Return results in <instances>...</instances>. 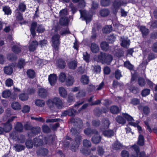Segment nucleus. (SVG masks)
Segmentation results:
<instances>
[{"label":"nucleus","instance_id":"f257e3e1","mask_svg":"<svg viewBox=\"0 0 157 157\" xmlns=\"http://www.w3.org/2000/svg\"><path fill=\"white\" fill-rule=\"evenodd\" d=\"M48 106L50 108L55 105L58 108L62 107L63 104L61 100L59 98H55L52 99L48 100L47 102Z\"/></svg>","mask_w":157,"mask_h":157},{"label":"nucleus","instance_id":"f03ea898","mask_svg":"<svg viewBox=\"0 0 157 157\" xmlns=\"http://www.w3.org/2000/svg\"><path fill=\"white\" fill-rule=\"evenodd\" d=\"M109 121L108 120H105L102 124V128L101 130L103 132L104 135L107 137H110L114 135V132L112 130H105L109 127L110 124Z\"/></svg>","mask_w":157,"mask_h":157},{"label":"nucleus","instance_id":"7ed1b4c3","mask_svg":"<svg viewBox=\"0 0 157 157\" xmlns=\"http://www.w3.org/2000/svg\"><path fill=\"white\" fill-rule=\"evenodd\" d=\"M123 116L129 121V124L134 127H137L139 132L140 133H141V127L138 125L139 123L138 121H137L136 123L134 122H133L134 120L133 118L127 114H123Z\"/></svg>","mask_w":157,"mask_h":157},{"label":"nucleus","instance_id":"20e7f679","mask_svg":"<svg viewBox=\"0 0 157 157\" xmlns=\"http://www.w3.org/2000/svg\"><path fill=\"white\" fill-rule=\"evenodd\" d=\"M98 59L103 63H105L109 64L112 61V58L110 55H106L104 53H101L100 55L98 57Z\"/></svg>","mask_w":157,"mask_h":157},{"label":"nucleus","instance_id":"39448f33","mask_svg":"<svg viewBox=\"0 0 157 157\" xmlns=\"http://www.w3.org/2000/svg\"><path fill=\"white\" fill-rule=\"evenodd\" d=\"M60 16L61 17L60 22L63 25H67L68 23V19L66 16L67 14V9H64L61 10L60 12Z\"/></svg>","mask_w":157,"mask_h":157},{"label":"nucleus","instance_id":"423d86ee","mask_svg":"<svg viewBox=\"0 0 157 157\" xmlns=\"http://www.w3.org/2000/svg\"><path fill=\"white\" fill-rule=\"evenodd\" d=\"M59 35L57 34L53 35L52 37V41L53 46L55 48L57 47L59 44Z\"/></svg>","mask_w":157,"mask_h":157},{"label":"nucleus","instance_id":"0eeeda50","mask_svg":"<svg viewBox=\"0 0 157 157\" xmlns=\"http://www.w3.org/2000/svg\"><path fill=\"white\" fill-rule=\"evenodd\" d=\"M15 117H11L10 119L8 120V122L4 124L3 127L4 132H7L10 130L12 128V126L10 123V122L12 121Z\"/></svg>","mask_w":157,"mask_h":157},{"label":"nucleus","instance_id":"6e6552de","mask_svg":"<svg viewBox=\"0 0 157 157\" xmlns=\"http://www.w3.org/2000/svg\"><path fill=\"white\" fill-rule=\"evenodd\" d=\"M57 76L56 74H52L48 76L49 82L51 85H53L56 82Z\"/></svg>","mask_w":157,"mask_h":157},{"label":"nucleus","instance_id":"1a4fd4ad","mask_svg":"<svg viewBox=\"0 0 157 157\" xmlns=\"http://www.w3.org/2000/svg\"><path fill=\"white\" fill-rule=\"evenodd\" d=\"M38 94L39 96L42 98L45 97L47 95V90L41 87L39 88L38 91Z\"/></svg>","mask_w":157,"mask_h":157},{"label":"nucleus","instance_id":"9d476101","mask_svg":"<svg viewBox=\"0 0 157 157\" xmlns=\"http://www.w3.org/2000/svg\"><path fill=\"white\" fill-rule=\"evenodd\" d=\"M121 44L123 47L127 48L129 45L130 40L127 38L121 37Z\"/></svg>","mask_w":157,"mask_h":157},{"label":"nucleus","instance_id":"9b49d317","mask_svg":"<svg viewBox=\"0 0 157 157\" xmlns=\"http://www.w3.org/2000/svg\"><path fill=\"white\" fill-rule=\"evenodd\" d=\"M38 44V42L36 41H33L29 44V49L30 51H34L36 49Z\"/></svg>","mask_w":157,"mask_h":157},{"label":"nucleus","instance_id":"f8f14e48","mask_svg":"<svg viewBox=\"0 0 157 157\" xmlns=\"http://www.w3.org/2000/svg\"><path fill=\"white\" fill-rule=\"evenodd\" d=\"M59 93L61 96L64 98L67 96V92L66 89L63 87H60L59 88Z\"/></svg>","mask_w":157,"mask_h":157},{"label":"nucleus","instance_id":"ddd939ff","mask_svg":"<svg viewBox=\"0 0 157 157\" xmlns=\"http://www.w3.org/2000/svg\"><path fill=\"white\" fill-rule=\"evenodd\" d=\"M91 50L93 53H96L98 52L99 49V47L96 44L93 43L91 44Z\"/></svg>","mask_w":157,"mask_h":157},{"label":"nucleus","instance_id":"4468645a","mask_svg":"<svg viewBox=\"0 0 157 157\" xmlns=\"http://www.w3.org/2000/svg\"><path fill=\"white\" fill-rule=\"evenodd\" d=\"M13 67H14V66L12 65L6 67L4 69L5 73L8 75L11 74L13 72Z\"/></svg>","mask_w":157,"mask_h":157},{"label":"nucleus","instance_id":"2eb2a0df","mask_svg":"<svg viewBox=\"0 0 157 157\" xmlns=\"http://www.w3.org/2000/svg\"><path fill=\"white\" fill-rule=\"evenodd\" d=\"M81 139V137L78 136V137L75 139V141L77 143V144L75 146H72L71 147V150L74 151H75L77 149H78V144L80 142V140Z\"/></svg>","mask_w":157,"mask_h":157},{"label":"nucleus","instance_id":"dca6fc26","mask_svg":"<svg viewBox=\"0 0 157 157\" xmlns=\"http://www.w3.org/2000/svg\"><path fill=\"white\" fill-rule=\"evenodd\" d=\"M12 108L16 110H19L21 109V106L20 104L17 102H13L11 104Z\"/></svg>","mask_w":157,"mask_h":157},{"label":"nucleus","instance_id":"f3484780","mask_svg":"<svg viewBox=\"0 0 157 157\" xmlns=\"http://www.w3.org/2000/svg\"><path fill=\"white\" fill-rule=\"evenodd\" d=\"M74 78L71 76H69L66 81V85L67 86H71L72 85L74 82Z\"/></svg>","mask_w":157,"mask_h":157},{"label":"nucleus","instance_id":"a211bd4d","mask_svg":"<svg viewBox=\"0 0 157 157\" xmlns=\"http://www.w3.org/2000/svg\"><path fill=\"white\" fill-rule=\"evenodd\" d=\"M101 137L97 133L92 138V141L95 144H98L100 141Z\"/></svg>","mask_w":157,"mask_h":157},{"label":"nucleus","instance_id":"6ab92c4d","mask_svg":"<svg viewBox=\"0 0 157 157\" xmlns=\"http://www.w3.org/2000/svg\"><path fill=\"white\" fill-rule=\"evenodd\" d=\"M37 26V23L36 22H33L32 23L30 28L31 33L33 36H34L35 34V29Z\"/></svg>","mask_w":157,"mask_h":157},{"label":"nucleus","instance_id":"aec40b11","mask_svg":"<svg viewBox=\"0 0 157 157\" xmlns=\"http://www.w3.org/2000/svg\"><path fill=\"white\" fill-rule=\"evenodd\" d=\"M134 151H135L134 155H132L131 157H138L139 153V149L138 147L136 145L132 146Z\"/></svg>","mask_w":157,"mask_h":157},{"label":"nucleus","instance_id":"412c9836","mask_svg":"<svg viewBox=\"0 0 157 157\" xmlns=\"http://www.w3.org/2000/svg\"><path fill=\"white\" fill-rule=\"evenodd\" d=\"M81 81L84 84H88L89 82L88 77L85 75L82 76L81 78Z\"/></svg>","mask_w":157,"mask_h":157},{"label":"nucleus","instance_id":"4be33fe9","mask_svg":"<svg viewBox=\"0 0 157 157\" xmlns=\"http://www.w3.org/2000/svg\"><path fill=\"white\" fill-rule=\"evenodd\" d=\"M11 95V92L9 90H6L3 91L2 93V95L3 98H7Z\"/></svg>","mask_w":157,"mask_h":157},{"label":"nucleus","instance_id":"5701e85b","mask_svg":"<svg viewBox=\"0 0 157 157\" xmlns=\"http://www.w3.org/2000/svg\"><path fill=\"white\" fill-rule=\"evenodd\" d=\"M111 112L113 114H116L118 113L119 112V109L116 106H112L110 108Z\"/></svg>","mask_w":157,"mask_h":157},{"label":"nucleus","instance_id":"b1692460","mask_svg":"<svg viewBox=\"0 0 157 157\" xmlns=\"http://www.w3.org/2000/svg\"><path fill=\"white\" fill-rule=\"evenodd\" d=\"M116 120L118 123L121 124H124L125 123V119L121 116H118L116 118Z\"/></svg>","mask_w":157,"mask_h":157},{"label":"nucleus","instance_id":"393cba45","mask_svg":"<svg viewBox=\"0 0 157 157\" xmlns=\"http://www.w3.org/2000/svg\"><path fill=\"white\" fill-rule=\"evenodd\" d=\"M101 49L104 51H106L109 49V46L106 42H103L101 43Z\"/></svg>","mask_w":157,"mask_h":157},{"label":"nucleus","instance_id":"a878e982","mask_svg":"<svg viewBox=\"0 0 157 157\" xmlns=\"http://www.w3.org/2000/svg\"><path fill=\"white\" fill-rule=\"evenodd\" d=\"M66 78V75L63 72L61 73L59 76V79L60 81L62 82H64Z\"/></svg>","mask_w":157,"mask_h":157},{"label":"nucleus","instance_id":"bb28decb","mask_svg":"<svg viewBox=\"0 0 157 157\" xmlns=\"http://www.w3.org/2000/svg\"><path fill=\"white\" fill-rule=\"evenodd\" d=\"M69 67L71 69H75L77 67V62L74 60L70 62L69 64Z\"/></svg>","mask_w":157,"mask_h":157},{"label":"nucleus","instance_id":"cd10ccee","mask_svg":"<svg viewBox=\"0 0 157 157\" xmlns=\"http://www.w3.org/2000/svg\"><path fill=\"white\" fill-rule=\"evenodd\" d=\"M19 99L22 101H25L27 100L29 98L28 95L27 94H21L19 95Z\"/></svg>","mask_w":157,"mask_h":157},{"label":"nucleus","instance_id":"c85d7f7f","mask_svg":"<svg viewBox=\"0 0 157 157\" xmlns=\"http://www.w3.org/2000/svg\"><path fill=\"white\" fill-rule=\"evenodd\" d=\"M35 104L38 106L42 107L44 106V102L43 100L37 99L35 101Z\"/></svg>","mask_w":157,"mask_h":157},{"label":"nucleus","instance_id":"c756f323","mask_svg":"<svg viewBox=\"0 0 157 157\" xmlns=\"http://www.w3.org/2000/svg\"><path fill=\"white\" fill-rule=\"evenodd\" d=\"M112 30V26L111 25L106 26L103 29V32L107 33L110 32Z\"/></svg>","mask_w":157,"mask_h":157},{"label":"nucleus","instance_id":"7c9ffc66","mask_svg":"<svg viewBox=\"0 0 157 157\" xmlns=\"http://www.w3.org/2000/svg\"><path fill=\"white\" fill-rule=\"evenodd\" d=\"M140 29L144 36L148 34V30L145 27L141 26L140 27Z\"/></svg>","mask_w":157,"mask_h":157},{"label":"nucleus","instance_id":"2f4dec72","mask_svg":"<svg viewBox=\"0 0 157 157\" xmlns=\"http://www.w3.org/2000/svg\"><path fill=\"white\" fill-rule=\"evenodd\" d=\"M144 140L143 136L140 135L138 138V144L142 146L144 144Z\"/></svg>","mask_w":157,"mask_h":157},{"label":"nucleus","instance_id":"473e14b6","mask_svg":"<svg viewBox=\"0 0 157 157\" xmlns=\"http://www.w3.org/2000/svg\"><path fill=\"white\" fill-rule=\"evenodd\" d=\"M25 63L24 60L23 59H20L17 67L19 68H21L25 65Z\"/></svg>","mask_w":157,"mask_h":157},{"label":"nucleus","instance_id":"72a5a7b5","mask_svg":"<svg viewBox=\"0 0 157 157\" xmlns=\"http://www.w3.org/2000/svg\"><path fill=\"white\" fill-rule=\"evenodd\" d=\"M109 12L108 10H102L100 12L101 15L102 17L107 16L109 14Z\"/></svg>","mask_w":157,"mask_h":157},{"label":"nucleus","instance_id":"f704fd0d","mask_svg":"<svg viewBox=\"0 0 157 157\" xmlns=\"http://www.w3.org/2000/svg\"><path fill=\"white\" fill-rule=\"evenodd\" d=\"M124 66L126 67L128 69H129L130 70H131L133 68V66L128 61H127L124 63Z\"/></svg>","mask_w":157,"mask_h":157},{"label":"nucleus","instance_id":"c9c22d12","mask_svg":"<svg viewBox=\"0 0 157 157\" xmlns=\"http://www.w3.org/2000/svg\"><path fill=\"white\" fill-rule=\"evenodd\" d=\"M27 74L30 78H33L35 76V72L32 70H29L27 71Z\"/></svg>","mask_w":157,"mask_h":157},{"label":"nucleus","instance_id":"e433bc0d","mask_svg":"<svg viewBox=\"0 0 157 157\" xmlns=\"http://www.w3.org/2000/svg\"><path fill=\"white\" fill-rule=\"evenodd\" d=\"M15 129L17 131L21 132L23 129L22 124L20 123H17L15 127Z\"/></svg>","mask_w":157,"mask_h":157},{"label":"nucleus","instance_id":"4c0bfd02","mask_svg":"<svg viewBox=\"0 0 157 157\" xmlns=\"http://www.w3.org/2000/svg\"><path fill=\"white\" fill-rule=\"evenodd\" d=\"M14 148L17 151H19L24 150L25 147L21 145H16L14 146Z\"/></svg>","mask_w":157,"mask_h":157},{"label":"nucleus","instance_id":"58836bf2","mask_svg":"<svg viewBox=\"0 0 157 157\" xmlns=\"http://www.w3.org/2000/svg\"><path fill=\"white\" fill-rule=\"evenodd\" d=\"M3 10L5 14L7 15L10 14L11 13V10H10V8L7 6L3 7Z\"/></svg>","mask_w":157,"mask_h":157},{"label":"nucleus","instance_id":"ea45409f","mask_svg":"<svg viewBox=\"0 0 157 157\" xmlns=\"http://www.w3.org/2000/svg\"><path fill=\"white\" fill-rule=\"evenodd\" d=\"M79 11L80 13L81 17H84V18L85 20L87 23L88 22H89L91 20V17H85L83 12H82V11H81V10H79Z\"/></svg>","mask_w":157,"mask_h":157},{"label":"nucleus","instance_id":"a19ab883","mask_svg":"<svg viewBox=\"0 0 157 157\" xmlns=\"http://www.w3.org/2000/svg\"><path fill=\"white\" fill-rule=\"evenodd\" d=\"M58 66L61 68H63L65 66V62L63 60H60L58 62Z\"/></svg>","mask_w":157,"mask_h":157},{"label":"nucleus","instance_id":"79ce46f5","mask_svg":"<svg viewBox=\"0 0 157 157\" xmlns=\"http://www.w3.org/2000/svg\"><path fill=\"white\" fill-rule=\"evenodd\" d=\"M90 58V55L86 52L83 53V59L86 62H88Z\"/></svg>","mask_w":157,"mask_h":157},{"label":"nucleus","instance_id":"37998d69","mask_svg":"<svg viewBox=\"0 0 157 157\" xmlns=\"http://www.w3.org/2000/svg\"><path fill=\"white\" fill-rule=\"evenodd\" d=\"M113 147L117 149L121 148L122 147V145L119 142H117L115 143L113 145Z\"/></svg>","mask_w":157,"mask_h":157},{"label":"nucleus","instance_id":"c03bdc74","mask_svg":"<svg viewBox=\"0 0 157 157\" xmlns=\"http://www.w3.org/2000/svg\"><path fill=\"white\" fill-rule=\"evenodd\" d=\"M13 84L12 80L11 79H7L6 82V86L9 87L13 85Z\"/></svg>","mask_w":157,"mask_h":157},{"label":"nucleus","instance_id":"a18cd8bd","mask_svg":"<svg viewBox=\"0 0 157 157\" xmlns=\"http://www.w3.org/2000/svg\"><path fill=\"white\" fill-rule=\"evenodd\" d=\"M150 92V90L148 89H146L144 90L142 92V94L143 96H146L148 95Z\"/></svg>","mask_w":157,"mask_h":157},{"label":"nucleus","instance_id":"49530a36","mask_svg":"<svg viewBox=\"0 0 157 157\" xmlns=\"http://www.w3.org/2000/svg\"><path fill=\"white\" fill-rule=\"evenodd\" d=\"M7 58L10 60H13L16 59L17 57L13 54H9L7 56Z\"/></svg>","mask_w":157,"mask_h":157},{"label":"nucleus","instance_id":"de8ad7c7","mask_svg":"<svg viewBox=\"0 0 157 157\" xmlns=\"http://www.w3.org/2000/svg\"><path fill=\"white\" fill-rule=\"evenodd\" d=\"M94 70L96 73H99L101 71V67L99 66H96L94 67Z\"/></svg>","mask_w":157,"mask_h":157},{"label":"nucleus","instance_id":"09e8293b","mask_svg":"<svg viewBox=\"0 0 157 157\" xmlns=\"http://www.w3.org/2000/svg\"><path fill=\"white\" fill-rule=\"evenodd\" d=\"M109 0H101V4L103 6H108L109 4Z\"/></svg>","mask_w":157,"mask_h":157},{"label":"nucleus","instance_id":"8fccbe9b","mask_svg":"<svg viewBox=\"0 0 157 157\" xmlns=\"http://www.w3.org/2000/svg\"><path fill=\"white\" fill-rule=\"evenodd\" d=\"M13 51L16 53H18L20 51V49L18 46H15L13 48Z\"/></svg>","mask_w":157,"mask_h":157},{"label":"nucleus","instance_id":"3c124183","mask_svg":"<svg viewBox=\"0 0 157 157\" xmlns=\"http://www.w3.org/2000/svg\"><path fill=\"white\" fill-rule=\"evenodd\" d=\"M19 10L21 12H24L25 9V6L23 3H21L19 5Z\"/></svg>","mask_w":157,"mask_h":157},{"label":"nucleus","instance_id":"603ef678","mask_svg":"<svg viewBox=\"0 0 157 157\" xmlns=\"http://www.w3.org/2000/svg\"><path fill=\"white\" fill-rule=\"evenodd\" d=\"M83 144L84 146L89 147L90 146V143L88 140H85L83 141Z\"/></svg>","mask_w":157,"mask_h":157},{"label":"nucleus","instance_id":"864d4df0","mask_svg":"<svg viewBox=\"0 0 157 157\" xmlns=\"http://www.w3.org/2000/svg\"><path fill=\"white\" fill-rule=\"evenodd\" d=\"M26 145L28 148H31L33 146V144L31 141H28L25 143Z\"/></svg>","mask_w":157,"mask_h":157},{"label":"nucleus","instance_id":"5fc2aeb1","mask_svg":"<svg viewBox=\"0 0 157 157\" xmlns=\"http://www.w3.org/2000/svg\"><path fill=\"white\" fill-rule=\"evenodd\" d=\"M115 75L116 78L118 79L120 78L121 77V72L119 70H117L115 73Z\"/></svg>","mask_w":157,"mask_h":157},{"label":"nucleus","instance_id":"6e6d98bb","mask_svg":"<svg viewBox=\"0 0 157 157\" xmlns=\"http://www.w3.org/2000/svg\"><path fill=\"white\" fill-rule=\"evenodd\" d=\"M68 112L67 113V115L71 116L73 115L75 113V109H72L67 110Z\"/></svg>","mask_w":157,"mask_h":157},{"label":"nucleus","instance_id":"4d7b16f0","mask_svg":"<svg viewBox=\"0 0 157 157\" xmlns=\"http://www.w3.org/2000/svg\"><path fill=\"white\" fill-rule=\"evenodd\" d=\"M139 101L138 99L133 98L131 101V103L134 105H136L139 103Z\"/></svg>","mask_w":157,"mask_h":157},{"label":"nucleus","instance_id":"13d9d810","mask_svg":"<svg viewBox=\"0 0 157 157\" xmlns=\"http://www.w3.org/2000/svg\"><path fill=\"white\" fill-rule=\"evenodd\" d=\"M138 83L139 85L141 86H144L145 84V81L143 78H140L138 80Z\"/></svg>","mask_w":157,"mask_h":157},{"label":"nucleus","instance_id":"bf43d9fd","mask_svg":"<svg viewBox=\"0 0 157 157\" xmlns=\"http://www.w3.org/2000/svg\"><path fill=\"white\" fill-rule=\"evenodd\" d=\"M30 108L28 105H25L23 107L22 111L24 113H27L29 111Z\"/></svg>","mask_w":157,"mask_h":157},{"label":"nucleus","instance_id":"052dcab7","mask_svg":"<svg viewBox=\"0 0 157 157\" xmlns=\"http://www.w3.org/2000/svg\"><path fill=\"white\" fill-rule=\"evenodd\" d=\"M121 155L122 157H129L128 153L126 151H122L121 153Z\"/></svg>","mask_w":157,"mask_h":157},{"label":"nucleus","instance_id":"680f3d73","mask_svg":"<svg viewBox=\"0 0 157 157\" xmlns=\"http://www.w3.org/2000/svg\"><path fill=\"white\" fill-rule=\"evenodd\" d=\"M44 30V29L42 25H39L37 29V31L38 33H42L43 32Z\"/></svg>","mask_w":157,"mask_h":157},{"label":"nucleus","instance_id":"e2e57ef3","mask_svg":"<svg viewBox=\"0 0 157 157\" xmlns=\"http://www.w3.org/2000/svg\"><path fill=\"white\" fill-rule=\"evenodd\" d=\"M43 130L44 132L47 133L49 131V128L48 126L44 125L43 126Z\"/></svg>","mask_w":157,"mask_h":157},{"label":"nucleus","instance_id":"0e129e2a","mask_svg":"<svg viewBox=\"0 0 157 157\" xmlns=\"http://www.w3.org/2000/svg\"><path fill=\"white\" fill-rule=\"evenodd\" d=\"M104 71L105 74H108L110 72V69L108 67H105L104 68Z\"/></svg>","mask_w":157,"mask_h":157},{"label":"nucleus","instance_id":"69168bd1","mask_svg":"<svg viewBox=\"0 0 157 157\" xmlns=\"http://www.w3.org/2000/svg\"><path fill=\"white\" fill-rule=\"evenodd\" d=\"M143 109L144 113L146 114H148L149 112V109L147 106L144 107Z\"/></svg>","mask_w":157,"mask_h":157},{"label":"nucleus","instance_id":"338daca9","mask_svg":"<svg viewBox=\"0 0 157 157\" xmlns=\"http://www.w3.org/2000/svg\"><path fill=\"white\" fill-rule=\"evenodd\" d=\"M104 83L102 82L98 86V87L97 88V90H100L102 89L104 86Z\"/></svg>","mask_w":157,"mask_h":157},{"label":"nucleus","instance_id":"774afa93","mask_svg":"<svg viewBox=\"0 0 157 157\" xmlns=\"http://www.w3.org/2000/svg\"><path fill=\"white\" fill-rule=\"evenodd\" d=\"M70 33V32L68 29H67L63 31L61 33V34L63 36L64 35H66V34H69Z\"/></svg>","mask_w":157,"mask_h":157}]
</instances>
